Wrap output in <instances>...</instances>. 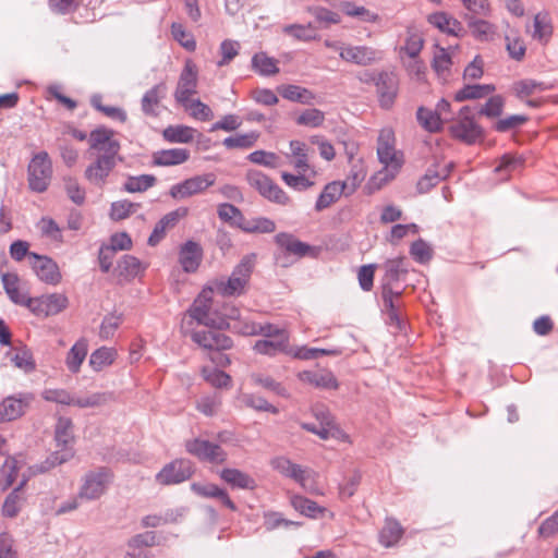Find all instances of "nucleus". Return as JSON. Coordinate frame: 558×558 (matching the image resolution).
Listing matches in <instances>:
<instances>
[{"label":"nucleus","mask_w":558,"mask_h":558,"mask_svg":"<svg viewBox=\"0 0 558 558\" xmlns=\"http://www.w3.org/2000/svg\"><path fill=\"white\" fill-rule=\"evenodd\" d=\"M226 322L221 319L219 323H213L211 326L196 329L192 332V340L205 350L222 351L232 347V340L225 335L221 329Z\"/></svg>","instance_id":"7"},{"label":"nucleus","mask_w":558,"mask_h":558,"mask_svg":"<svg viewBox=\"0 0 558 558\" xmlns=\"http://www.w3.org/2000/svg\"><path fill=\"white\" fill-rule=\"evenodd\" d=\"M69 305L68 298L62 293H51L40 298H34L31 303V312L38 316L57 315Z\"/></svg>","instance_id":"17"},{"label":"nucleus","mask_w":558,"mask_h":558,"mask_svg":"<svg viewBox=\"0 0 558 558\" xmlns=\"http://www.w3.org/2000/svg\"><path fill=\"white\" fill-rule=\"evenodd\" d=\"M54 440L59 450L52 452L44 462L29 468L32 474L46 473L74 457L72 444L74 441L73 422L69 417H59L54 427Z\"/></svg>","instance_id":"3"},{"label":"nucleus","mask_w":558,"mask_h":558,"mask_svg":"<svg viewBox=\"0 0 558 558\" xmlns=\"http://www.w3.org/2000/svg\"><path fill=\"white\" fill-rule=\"evenodd\" d=\"M418 123L428 132H438L442 125V118L439 113L424 107H420L416 112Z\"/></svg>","instance_id":"48"},{"label":"nucleus","mask_w":558,"mask_h":558,"mask_svg":"<svg viewBox=\"0 0 558 558\" xmlns=\"http://www.w3.org/2000/svg\"><path fill=\"white\" fill-rule=\"evenodd\" d=\"M88 143L94 161L86 168L85 178L92 184L102 186L118 161L121 160L119 157L120 143L114 138V132L104 126L90 132Z\"/></svg>","instance_id":"1"},{"label":"nucleus","mask_w":558,"mask_h":558,"mask_svg":"<svg viewBox=\"0 0 558 558\" xmlns=\"http://www.w3.org/2000/svg\"><path fill=\"white\" fill-rule=\"evenodd\" d=\"M32 399L29 393H20L19 397H7L0 403V423L10 422L22 416Z\"/></svg>","instance_id":"18"},{"label":"nucleus","mask_w":558,"mask_h":558,"mask_svg":"<svg viewBox=\"0 0 558 558\" xmlns=\"http://www.w3.org/2000/svg\"><path fill=\"white\" fill-rule=\"evenodd\" d=\"M385 276L383 279V291L385 288L393 289L392 284L399 282L408 274V264L404 257H396L384 263Z\"/></svg>","instance_id":"26"},{"label":"nucleus","mask_w":558,"mask_h":558,"mask_svg":"<svg viewBox=\"0 0 558 558\" xmlns=\"http://www.w3.org/2000/svg\"><path fill=\"white\" fill-rule=\"evenodd\" d=\"M251 378L255 385L260 386L269 391H272L278 396L288 397L287 389L270 376H266L263 374H253Z\"/></svg>","instance_id":"63"},{"label":"nucleus","mask_w":558,"mask_h":558,"mask_svg":"<svg viewBox=\"0 0 558 558\" xmlns=\"http://www.w3.org/2000/svg\"><path fill=\"white\" fill-rule=\"evenodd\" d=\"M505 107V99L500 95L492 96L478 110L481 116L488 119H496L501 116Z\"/></svg>","instance_id":"61"},{"label":"nucleus","mask_w":558,"mask_h":558,"mask_svg":"<svg viewBox=\"0 0 558 558\" xmlns=\"http://www.w3.org/2000/svg\"><path fill=\"white\" fill-rule=\"evenodd\" d=\"M117 359V351L113 348L101 347L95 350L88 360L94 372H101L113 364Z\"/></svg>","instance_id":"40"},{"label":"nucleus","mask_w":558,"mask_h":558,"mask_svg":"<svg viewBox=\"0 0 558 558\" xmlns=\"http://www.w3.org/2000/svg\"><path fill=\"white\" fill-rule=\"evenodd\" d=\"M204 379L216 388L229 387L231 384V377L215 367H204L202 369Z\"/></svg>","instance_id":"58"},{"label":"nucleus","mask_w":558,"mask_h":558,"mask_svg":"<svg viewBox=\"0 0 558 558\" xmlns=\"http://www.w3.org/2000/svg\"><path fill=\"white\" fill-rule=\"evenodd\" d=\"M345 186L347 183L340 181L326 184L316 201L315 210L322 211L336 203L343 194Z\"/></svg>","instance_id":"29"},{"label":"nucleus","mask_w":558,"mask_h":558,"mask_svg":"<svg viewBox=\"0 0 558 558\" xmlns=\"http://www.w3.org/2000/svg\"><path fill=\"white\" fill-rule=\"evenodd\" d=\"M259 137V133L252 131L246 134H236L234 136H229L223 140V145L229 148H251L255 145Z\"/></svg>","instance_id":"53"},{"label":"nucleus","mask_w":558,"mask_h":558,"mask_svg":"<svg viewBox=\"0 0 558 558\" xmlns=\"http://www.w3.org/2000/svg\"><path fill=\"white\" fill-rule=\"evenodd\" d=\"M313 177L310 172H302L298 174H292L289 172H282L281 179L282 181L291 189L295 191H305L311 189L314 185V181L311 179Z\"/></svg>","instance_id":"50"},{"label":"nucleus","mask_w":558,"mask_h":558,"mask_svg":"<svg viewBox=\"0 0 558 558\" xmlns=\"http://www.w3.org/2000/svg\"><path fill=\"white\" fill-rule=\"evenodd\" d=\"M238 227L246 233H272L276 230L275 221L266 217L244 218Z\"/></svg>","instance_id":"38"},{"label":"nucleus","mask_w":558,"mask_h":558,"mask_svg":"<svg viewBox=\"0 0 558 558\" xmlns=\"http://www.w3.org/2000/svg\"><path fill=\"white\" fill-rule=\"evenodd\" d=\"M403 535L401 524L395 519H386L379 532V543L385 547L395 546Z\"/></svg>","instance_id":"41"},{"label":"nucleus","mask_w":558,"mask_h":558,"mask_svg":"<svg viewBox=\"0 0 558 558\" xmlns=\"http://www.w3.org/2000/svg\"><path fill=\"white\" fill-rule=\"evenodd\" d=\"M270 465L274 470L279 472L284 477H289L299 483L303 488L312 492L308 485V481L312 477L313 471L307 468L292 462L287 457H276L270 461Z\"/></svg>","instance_id":"15"},{"label":"nucleus","mask_w":558,"mask_h":558,"mask_svg":"<svg viewBox=\"0 0 558 558\" xmlns=\"http://www.w3.org/2000/svg\"><path fill=\"white\" fill-rule=\"evenodd\" d=\"M466 22L472 36L476 40L490 41L497 34V27L486 20L466 16Z\"/></svg>","instance_id":"31"},{"label":"nucleus","mask_w":558,"mask_h":558,"mask_svg":"<svg viewBox=\"0 0 558 558\" xmlns=\"http://www.w3.org/2000/svg\"><path fill=\"white\" fill-rule=\"evenodd\" d=\"M195 133L196 130L187 125H169L162 131V137L169 143L187 144L194 140Z\"/></svg>","instance_id":"39"},{"label":"nucleus","mask_w":558,"mask_h":558,"mask_svg":"<svg viewBox=\"0 0 558 558\" xmlns=\"http://www.w3.org/2000/svg\"><path fill=\"white\" fill-rule=\"evenodd\" d=\"M255 255L244 256L240 264L233 269L228 281L219 284L218 289L221 294L226 296L241 294L253 271Z\"/></svg>","instance_id":"9"},{"label":"nucleus","mask_w":558,"mask_h":558,"mask_svg":"<svg viewBox=\"0 0 558 558\" xmlns=\"http://www.w3.org/2000/svg\"><path fill=\"white\" fill-rule=\"evenodd\" d=\"M220 477L233 488L254 489L256 483L253 477L238 469L227 468L221 470Z\"/></svg>","instance_id":"36"},{"label":"nucleus","mask_w":558,"mask_h":558,"mask_svg":"<svg viewBox=\"0 0 558 558\" xmlns=\"http://www.w3.org/2000/svg\"><path fill=\"white\" fill-rule=\"evenodd\" d=\"M182 106L190 112L191 117L196 120L209 121L214 117L213 110L209 108V106L199 99H190L186 104H182Z\"/></svg>","instance_id":"57"},{"label":"nucleus","mask_w":558,"mask_h":558,"mask_svg":"<svg viewBox=\"0 0 558 558\" xmlns=\"http://www.w3.org/2000/svg\"><path fill=\"white\" fill-rule=\"evenodd\" d=\"M52 178V163L46 151L36 154L27 168L28 186L33 192H45Z\"/></svg>","instance_id":"6"},{"label":"nucleus","mask_w":558,"mask_h":558,"mask_svg":"<svg viewBox=\"0 0 558 558\" xmlns=\"http://www.w3.org/2000/svg\"><path fill=\"white\" fill-rule=\"evenodd\" d=\"M494 90L495 86L492 84L465 85L456 93L454 100L464 101L469 99H480L492 94Z\"/></svg>","instance_id":"44"},{"label":"nucleus","mask_w":558,"mask_h":558,"mask_svg":"<svg viewBox=\"0 0 558 558\" xmlns=\"http://www.w3.org/2000/svg\"><path fill=\"white\" fill-rule=\"evenodd\" d=\"M28 262L39 280L56 286L61 281V272L54 260L36 253L28 255Z\"/></svg>","instance_id":"16"},{"label":"nucleus","mask_w":558,"mask_h":558,"mask_svg":"<svg viewBox=\"0 0 558 558\" xmlns=\"http://www.w3.org/2000/svg\"><path fill=\"white\" fill-rule=\"evenodd\" d=\"M171 35L185 50L193 52L196 49L194 36L186 32L185 27L178 22L171 24Z\"/></svg>","instance_id":"52"},{"label":"nucleus","mask_w":558,"mask_h":558,"mask_svg":"<svg viewBox=\"0 0 558 558\" xmlns=\"http://www.w3.org/2000/svg\"><path fill=\"white\" fill-rule=\"evenodd\" d=\"M553 33V27L546 14L538 13L534 16L533 38L547 41Z\"/></svg>","instance_id":"62"},{"label":"nucleus","mask_w":558,"mask_h":558,"mask_svg":"<svg viewBox=\"0 0 558 558\" xmlns=\"http://www.w3.org/2000/svg\"><path fill=\"white\" fill-rule=\"evenodd\" d=\"M21 469L20 461L15 458L5 459L0 468V488L7 490L16 481L19 471Z\"/></svg>","instance_id":"46"},{"label":"nucleus","mask_w":558,"mask_h":558,"mask_svg":"<svg viewBox=\"0 0 558 558\" xmlns=\"http://www.w3.org/2000/svg\"><path fill=\"white\" fill-rule=\"evenodd\" d=\"M452 64L453 63L449 51L442 47L436 46L432 61V68L439 80L447 82L451 74Z\"/></svg>","instance_id":"37"},{"label":"nucleus","mask_w":558,"mask_h":558,"mask_svg":"<svg viewBox=\"0 0 558 558\" xmlns=\"http://www.w3.org/2000/svg\"><path fill=\"white\" fill-rule=\"evenodd\" d=\"M113 393L109 391L86 392L83 395L74 396L73 405L80 409L100 408L110 403L113 401Z\"/></svg>","instance_id":"33"},{"label":"nucleus","mask_w":558,"mask_h":558,"mask_svg":"<svg viewBox=\"0 0 558 558\" xmlns=\"http://www.w3.org/2000/svg\"><path fill=\"white\" fill-rule=\"evenodd\" d=\"M449 173L448 169H442L441 172H438L433 169H428L423 178H421L417 182V191L420 193H427L433 186H435L438 182L446 179Z\"/></svg>","instance_id":"60"},{"label":"nucleus","mask_w":558,"mask_h":558,"mask_svg":"<svg viewBox=\"0 0 558 558\" xmlns=\"http://www.w3.org/2000/svg\"><path fill=\"white\" fill-rule=\"evenodd\" d=\"M33 475L31 471L28 475L23 474L20 484L5 497L2 506V514L4 517L15 518L19 514L25 502V497L22 492L29 477Z\"/></svg>","instance_id":"25"},{"label":"nucleus","mask_w":558,"mask_h":558,"mask_svg":"<svg viewBox=\"0 0 558 558\" xmlns=\"http://www.w3.org/2000/svg\"><path fill=\"white\" fill-rule=\"evenodd\" d=\"M245 180L248 185L256 190L264 198L269 202L287 206L291 204L289 195L267 174L259 170L250 169L246 171Z\"/></svg>","instance_id":"4"},{"label":"nucleus","mask_w":558,"mask_h":558,"mask_svg":"<svg viewBox=\"0 0 558 558\" xmlns=\"http://www.w3.org/2000/svg\"><path fill=\"white\" fill-rule=\"evenodd\" d=\"M118 269L128 279L135 278L143 271L142 263L132 255H124L118 263Z\"/></svg>","instance_id":"54"},{"label":"nucleus","mask_w":558,"mask_h":558,"mask_svg":"<svg viewBox=\"0 0 558 558\" xmlns=\"http://www.w3.org/2000/svg\"><path fill=\"white\" fill-rule=\"evenodd\" d=\"M193 473V463L190 460L175 459L156 474V482L161 485L180 484L189 480Z\"/></svg>","instance_id":"12"},{"label":"nucleus","mask_w":558,"mask_h":558,"mask_svg":"<svg viewBox=\"0 0 558 558\" xmlns=\"http://www.w3.org/2000/svg\"><path fill=\"white\" fill-rule=\"evenodd\" d=\"M276 244L286 253L294 255L296 257H303L307 255L312 247L298 240L293 234L281 232L275 236Z\"/></svg>","instance_id":"28"},{"label":"nucleus","mask_w":558,"mask_h":558,"mask_svg":"<svg viewBox=\"0 0 558 558\" xmlns=\"http://www.w3.org/2000/svg\"><path fill=\"white\" fill-rule=\"evenodd\" d=\"M298 378L302 383L319 389H337L339 386L332 372L326 368L300 372Z\"/></svg>","instance_id":"20"},{"label":"nucleus","mask_w":558,"mask_h":558,"mask_svg":"<svg viewBox=\"0 0 558 558\" xmlns=\"http://www.w3.org/2000/svg\"><path fill=\"white\" fill-rule=\"evenodd\" d=\"M156 183V178L153 174H141L137 177H129L123 185V189L129 193L145 192Z\"/></svg>","instance_id":"51"},{"label":"nucleus","mask_w":558,"mask_h":558,"mask_svg":"<svg viewBox=\"0 0 558 558\" xmlns=\"http://www.w3.org/2000/svg\"><path fill=\"white\" fill-rule=\"evenodd\" d=\"M427 21L430 25L447 35L462 37L465 34L462 23L446 12L432 13L428 15Z\"/></svg>","instance_id":"24"},{"label":"nucleus","mask_w":558,"mask_h":558,"mask_svg":"<svg viewBox=\"0 0 558 558\" xmlns=\"http://www.w3.org/2000/svg\"><path fill=\"white\" fill-rule=\"evenodd\" d=\"M277 60L265 52L255 53L252 58V68L262 76H271L279 72Z\"/></svg>","instance_id":"45"},{"label":"nucleus","mask_w":558,"mask_h":558,"mask_svg":"<svg viewBox=\"0 0 558 558\" xmlns=\"http://www.w3.org/2000/svg\"><path fill=\"white\" fill-rule=\"evenodd\" d=\"M289 337H281V339H265L258 340L254 344V350L264 355H276L278 352L284 351L288 345Z\"/></svg>","instance_id":"47"},{"label":"nucleus","mask_w":558,"mask_h":558,"mask_svg":"<svg viewBox=\"0 0 558 558\" xmlns=\"http://www.w3.org/2000/svg\"><path fill=\"white\" fill-rule=\"evenodd\" d=\"M450 133L461 142L472 145L484 138L483 128L475 121L469 106L460 109L458 118L450 126Z\"/></svg>","instance_id":"5"},{"label":"nucleus","mask_w":558,"mask_h":558,"mask_svg":"<svg viewBox=\"0 0 558 558\" xmlns=\"http://www.w3.org/2000/svg\"><path fill=\"white\" fill-rule=\"evenodd\" d=\"M185 450L199 461L211 464H222L228 459V453L218 444L204 438H193L185 441Z\"/></svg>","instance_id":"8"},{"label":"nucleus","mask_w":558,"mask_h":558,"mask_svg":"<svg viewBox=\"0 0 558 558\" xmlns=\"http://www.w3.org/2000/svg\"><path fill=\"white\" fill-rule=\"evenodd\" d=\"M377 156L383 169L372 178V184L377 189L396 178L403 165V155L396 149V137L391 129H383L377 140Z\"/></svg>","instance_id":"2"},{"label":"nucleus","mask_w":558,"mask_h":558,"mask_svg":"<svg viewBox=\"0 0 558 558\" xmlns=\"http://www.w3.org/2000/svg\"><path fill=\"white\" fill-rule=\"evenodd\" d=\"M369 81L374 82L378 95L379 105L384 109H390L398 95V78L393 73L380 72L369 74Z\"/></svg>","instance_id":"13"},{"label":"nucleus","mask_w":558,"mask_h":558,"mask_svg":"<svg viewBox=\"0 0 558 558\" xmlns=\"http://www.w3.org/2000/svg\"><path fill=\"white\" fill-rule=\"evenodd\" d=\"M88 342L85 338L78 339L69 350L65 356V365L70 373L77 374L86 359Z\"/></svg>","instance_id":"30"},{"label":"nucleus","mask_w":558,"mask_h":558,"mask_svg":"<svg viewBox=\"0 0 558 558\" xmlns=\"http://www.w3.org/2000/svg\"><path fill=\"white\" fill-rule=\"evenodd\" d=\"M340 58L345 62L365 66L380 59V53L378 50L368 46L348 45L341 49Z\"/></svg>","instance_id":"19"},{"label":"nucleus","mask_w":558,"mask_h":558,"mask_svg":"<svg viewBox=\"0 0 558 558\" xmlns=\"http://www.w3.org/2000/svg\"><path fill=\"white\" fill-rule=\"evenodd\" d=\"M217 177L213 172L185 179L170 187L169 195L174 199H183L204 193L216 183Z\"/></svg>","instance_id":"11"},{"label":"nucleus","mask_w":558,"mask_h":558,"mask_svg":"<svg viewBox=\"0 0 558 558\" xmlns=\"http://www.w3.org/2000/svg\"><path fill=\"white\" fill-rule=\"evenodd\" d=\"M140 208V204L123 199L113 202L110 207V217L113 220H123L134 214Z\"/></svg>","instance_id":"59"},{"label":"nucleus","mask_w":558,"mask_h":558,"mask_svg":"<svg viewBox=\"0 0 558 558\" xmlns=\"http://www.w3.org/2000/svg\"><path fill=\"white\" fill-rule=\"evenodd\" d=\"M190 159L186 148H170L157 150L153 154V163L159 167L179 166Z\"/></svg>","instance_id":"27"},{"label":"nucleus","mask_w":558,"mask_h":558,"mask_svg":"<svg viewBox=\"0 0 558 558\" xmlns=\"http://www.w3.org/2000/svg\"><path fill=\"white\" fill-rule=\"evenodd\" d=\"M123 322L122 314L110 313L106 315L100 324L99 337L102 340L112 338Z\"/></svg>","instance_id":"55"},{"label":"nucleus","mask_w":558,"mask_h":558,"mask_svg":"<svg viewBox=\"0 0 558 558\" xmlns=\"http://www.w3.org/2000/svg\"><path fill=\"white\" fill-rule=\"evenodd\" d=\"M167 87L159 83L148 89L142 98V110L146 116L157 117V107L160 100L166 96Z\"/></svg>","instance_id":"34"},{"label":"nucleus","mask_w":558,"mask_h":558,"mask_svg":"<svg viewBox=\"0 0 558 558\" xmlns=\"http://www.w3.org/2000/svg\"><path fill=\"white\" fill-rule=\"evenodd\" d=\"M341 12L350 17H355L362 22L375 23L378 20V14L369 11L363 5H359L352 1H342L339 3Z\"/></svg>","instance_id":"43"},{"label":"nucleus","mask_w":558,"mask_h":558,"mask_svg":"<svg viewBox=\"0 0 558 558\" xmlns=\"http://www.w3.org/2000/svg\"><path fill=\"white\" fill-rule=\"evenodd\" d=\"M282 31L284 34L290 35L293 38L301 41H311L317 39L318 37L315 27L311 23H308L307 25H286Z\"/></svg>","instance_id":"49"},{"label":"nucleus","mask_w":558,"mask_h":558,"mask_svg":"<svg viewBox=\"0 0 558 558\" xmlns=\"http://www.w3.org/2000/svg\"><path fill=\"white\" fill-rule=\"evenodd\" d=\"M240 43L232 39H225L219 47L221 59L217 62L218 66L229 64L240 51Z\"/></svg>","instance_id":"64"},{"label":"nucleus","mask_w":558,"mask_h":558,"mask_svg":"<svg viewBox=\"0 0 558 558\" xmlns=\"http://www.w3.org/2000/svg\"><path fill=\"white\" fill-rule=\"evenodd\" d=\"M203 257L201 245L192 240L181 245L179 251V263L185 272H195Z\"/></svg>","instance_id":"23"},{"label":"nucleus","mask_w":558,"mask_h":558,"mask_svg":"<svg viewBox=\"0 0 558 558\" xmlns=\"http://www.w3.org/2000/svg\"><path fill=\"white\" fill-rule=\"evenodd\" d=\"M291 506L301 514L308 518L316 519L324 514L325 508L318 506L317 502L303 497L301 495H293L290 499Z\"/></svg>","instance_id":"42"},{"label":"nucleus","mask_w":558,"mask_h":558,"mask_svg":"<svg viewBox=\"0 0 558 558\" xmlns=\"http://www.w3.org/2000/svg\"><path fill=\"white\" fill-rule=\"evenodd\" d=\"M197 78L198 71L195 63L186 60L174 92V99L178 104H186L197 93Z\"/></svg>","instance_id":"14"},{"label":"nucleus","mask_w":558,"mask_h":558,"mask_svg":"<svg viewBox=\"0 0 558 558\" xmlns=\"http://www.w3.org/2000/svg\"><path fill=\"white\" fill-rule=\"evenodd\" d=\"M210 299L206 292H203L192 304L189 310V315L195 319L199 325L205 327L211 326L216 320L210 317Z\"/></svg>","instance_id":"32"},{"label":"nucleus","mask_w":558,"mask_h":558,"mask_svg":"<svg viewBox=\"0 0 558 558\" xmlns=\"http://www.w3.org/2000/svg\"><path fill=\"white\" fill-rule=\"evenodd\" d=\"M400 293L401 292L399 290L388 288H385L383 291V301L387 312L388 323L389 325L395 326L398 330L403 328V320L401 318L399 307L395 303V298H398Z\"/></svg>","instance_id":"35"},{"label":"nucleus","mask_w":558,"mask_h":558,"mask_svg":"<svg viewBox=\"0 0 558 558\" xmlns=\"http://www.w3.org/2000/svg\"><path fill=\"white\" fill-rule=\"evenodd\" d=\"M189 210L185 207L177 208L168 214H166L155 226L151 234L148 238V244L150 246H155L158 244L166 235V231L169 228L174 227L178 221L184 218L187 215Z\"/></svg>","instance_id":"22"},{"label":"nucleus","mask_w":558,"mask_h":558,"mask_svg":"<svg viewBox=\"0 0 558 558\" xmlns=\"http://www.w3.org/2000/svg\"><path fill=\"white\" fill-rule=\"evenodd\" d=\"M111 475L106 469L89 471L82 477L78 498L85 500L99 499L107 490Z\"/></svg>","instance_id":"10"},{"label":"nucleus","mask_w":558,"mask_h":558,"mask_svg":"<svg viewBox=\"0 0 558 558\" xmlns=\"http://www.w3.org/2000/svg\"><path fill=\"white\" fill-rule=\"evenodd\" d=\"M291 153L288 155L291 158V165L298 173L310 172L313 177L316 175L315 168L310 162V149L304 142L293 140L290 142Z\"/></svg>","instance_id":"21"},{"label":"nucleus","mask_w":558,"mask_h":558,"mask_svg":"<svg viewBox=\"0 0 558 558\" xmlns=\"http://www.w3.org/2000/svg\"><path fill=\"white\" fill-rule=\"evenodd\" d=\"M41 398L48 402L73 405L74 395L63 388H46L41 391Z\"/></svg>","instance_id":"56"}]
</instances>
